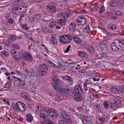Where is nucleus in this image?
Here are the masks:
<instances>
[{
	"label": "nucleus",
	"instance_id": "53",
	"mask_svg": "<svg viewBox=\"0 0 124 124\" xmlns=\"http://www.w3.org/2000/svg\"><path fill=\"white\" fill-rule=\"evenodd\" d=\"M37 5L39 7H41L43 6L44 3L42 1H39L37 2Z\"/></svg>",
	"mask_w": 124,
	"mask_h": 124
},
{
	"label": "nucleus",
	"instance_id": "32",
	"mask_svg": "<svg viewBox=\"0 0 124 124\" xmlns=\"http://www.w3.org/2000/svg\"><path fill=\"white\" fill-rule=\"evenodd\" d=\"M70 121L68 122L65 120H60L59 121L58 123L59 124H70Z\"/></svg>",
	"mask_w": 124,
	"mask_h": 124
},
{
	"label": "nucleus",
	"instance_id": "20",
	"mask_svg": "<svg viewBox=\"0 0 124 124\" xmlns=\"http://www.w3.org/2000/svg\"><path fill=\"white\" fill-rule=\"evenodd\" d=\"M69 28L70 30L72 32L74 31L76 28L75 23L74 22L71 23L69 25Z\"/></svg>",
	"mask_w": 124,
	"mask_h": 124
},
{
	"label": "nucleus",
	"instance_id": "11",
	"mask_svg": "<svg viewBox=\"0 0 124 124\" xmlns=\"http://www.w3.org/2000/svg\"><path fill=\"white\" fill-rule=\"evenodd\" d=\"M78 23L83 26L85 25L87 23V20L84 17L80 16H78L77 19Z\"/></svg>",
	"mask_w": 124,
	"mask_h": 124
},
{
	"label": "nucleus",
	"instance_id": "3",
	"mask_svg": "<svg viewBox=\"0 0 124 124\" xmlns=\"http://www.w3.org/2000/svg\"><path fill=\"white\" fill-rule=\"evenodd\" d=\"M53 87L54 89H55L57 90H59L62 92V93L66 97H68L70 95V89H63L61 87V85L59 84L58 85L55 83H54L53 84Z\"/></svg>",
	"mask_w": 124,
	"mask_h": 124
},
{
	"label": "nucleus",
	"instance_id": "22",
	"mask_svg": "<svg viewBox=\"0 0 124 124\" xmlns=\"http://www.w3.org/2000/svg\"><path fill=\"white\" fill-rule=\"evenodd\" d=\"M17 39V37L14 35H11L9 36L8 41L9 43L12 42Z\"/></svg>",
	"mask_w": 124,
	"mask_h": 124
},
{
	"label": "nucleus",
	"instance_id": "57",
	"mask_svg": "<svg viewBox=\"0 0 124 124\" xmlns=\"http://www.w3.org/2000/svg\"><path fill=\"white\" fill-rule=\"evenodd\" d=\"M123 15L122 12L119 11H117V12L116 14V15L118 16H122Z\"/></svg>",
	"mask_w": 124,
	"mask_h": 124
},
{
	"label": "nucleus",
	"instance_id": "8",
	"mask_svg": "<svg viewBox=\"0 0 124 124\" xmlns=\"http://www.w3.org/2000/svg\"><path fill=\"white\" fill-rule=\"evenodd\" d=\"M23 59L29 62H31L32 61V58L31 55L29 53L24 52L22 53V56Z\"/></svg>",
	"mask_w": 124,
	"mask_h": 124
},
{
	"label": "nucleus",
	"instance_id": "38",
	"mask_svg": "<svg viewBox=\"0 0 124 124\" xmlns=\"http://www.w3.org/2000/svg\"><path fill=\"white\" fill-rule=\"evenodd\" d=\"M108 27L109 29L114 30L116 29V27L115 25H108Z\"/></svg>",
	"mask_w": 124,
	"mask_h": 124
},
{
	"label": "nucleus",
	"instance_id": "6",
	"mask_svg": "<svg viewBox=\"0 0 124 124\" xmlns=\"http://www.w3.org/2000/svg\"><path fill=\"white\" fill-rule=\"evenodd\" d=\"M109 119L110 117L108 115H103L101 117L97 118L96 120L99 124H101L103 123L104 122L108 120Z\"/></svg>",
	"mask_w": 124,
	"mask_h": 124
},
{
	"label": "nucleus",
	"instance_id": "60",
	"mask_svg": "<svg viewBox=\"0 0 124 124\" xmlns=\"http://www.w3.org/2000/svg\"><path fill=\"white\" fill-rule=\"evenodd\" d=\"M11 107L12 109L14 110H16V104L14 103H12L11 105Z\"/></svg>",
	"mask_w": 124,
	"mask_h": 124
},
{
	"label": "nucleus",
	"instance_id": "26",
	"mask_svg": "<svg viewBox=\"0 0 124 124\" xmlns=\"http://www.w3.org/2000/svg\"><path fill=\"white\" fill-rule=\"evenodd\" d=\"M73 38L74 41L77 44H81L82 42L81 39L77 37H73Z\"/></svg>",
	"mask_w": 124,
	"mask_h": 124
},
{
	"label": "nucleus",
	"instance_id": "29",
	"mask_svg": "<svg viewBox=\"0 0 124 124\" xmlns=\"http://www.w3.org/2000/svg\"><path fill=\"white\" fill-rule=\"evenodd\" d=\"M94 109L98 112H100L101 111V106L99 105H97L94 106Z\"/></svg>",
	"mask_w": 124,
	"mask_h": 124
},
{
	"label": "nucleus",
	"instance_id": "55",
	"mask_svg": "<svg viewBox=\"0 0 124 124\" xmlns=\"http://www.w3.org/2000/svg\"><path fill=\"white\" fill-rule=\"evenodd\" d=\"M84 86L85 90L86 91H87L88 90V88H89V86L88 85L84 84Z\"/></svg>",
	"mask_w": 124,
	"mask_h": 124
},
{
	"label": "nucleus",
	"instance_id": "52",
	"mask_svg": "<svg viewBox=\"0 0 124 124\" xmlns=\"http://www.w3.org/2000/svg\"><path fill=\"white\" fill-rule=\"evenodd\" d=\"M23 99L25 101H31L30 96H29V95H26Z\"/></svg>",
	"mask_w": 124,
	"mask_h": 124
},
{
	"label": "nucleus",
	"instance_id": "33",
	"mask_svg": "<svg viewBox=\"0 0 124 124\" xmlns=\"http://www.w3.org/2000/svg\"><path fill=\"white\" fill-rule=\"evenodd\" d=\"M57 78L56 77H54L53 78V80L54 82L52 84V85L53 86V84L54 83H55L56 84H57V85L58 84H59V85H61V84H60V82H58V81L57 82Z\"/></svg>",
	"mask_w": 124,
	"mask_h": 124
},
{
	"label": "nucleus",
	"instance_id": "36",
	"mask_svg": "<svg viewBox=\"0 0 124 124\" xmlns=\"http://www.w3.org/2000/svg\"><path fill=\"white\" fill-rule=\"evenodd\" d=\"M64 119H66L65 120L66 121H68V122H69V121H70V124H71L72 121L71 120V118L69 115H67Z\"/></svg>",
	"mask_w": 124,
	"mask_h": 124
},
{
	"label": "nucleus",
	"instance_id": "28",
	"mask_svg": "<svg viewBox=\"0 0 124 124\" xmlns=\"http://www.w3.org/2000/svg\"><path fill=\"white\" fill-rule=\"evenodd\" d=\"M20 103L21 104L20 106V109H19L20 111H21L23 112L25 110L26 108V105L23 103L21 102Z\"/></svg>",
	"mask_w": 124,
	"mask_h": 124
},
{
	"label": "nucleus",
	"instance_id": "10",
	"mask_svg": "<svg viewBox=\"0 0 124 124\" xmlns=\"http://www.w3.org/2000/svg\"><path fill=\"white\" fill-rule=\"evenodd\" d=\"M124 42L123 39H120L119 40H115L113 42L118 47V48L121 50L124 47L123 46Z\"/></svg>",
	"mask_w": 124,
	"mask_h": 124
},
{
	"label": "nucleus",
	"instance_id": "64",
	"mask_svg": "<svg viewBox=\"0 0 124 124\" xmlns=\"http://www.w3.org/2000/svg\"><path fill=\"white\" fill-rule=\"evenodd\" d=\"M21 26L22 27V28H24L27 26V24L25 23L24 24L23 23L21 24Z\"/></svg>",
	"mask_w": 124,
	"mask_h": 124
},
{
	"label": "nucleus",
	"instance_id": "21",
	"mask_svg": "<svg viewBox=\"0 0 124 124\" xmlns=\"http://www.w3.org/2000/svg\"><path fill=\"white\" fill-rule=\"evenodd\" d=\"M118 0H112L109 4L111 7H116L118 4Z\"/></svg>",
	"mask_w": 124,
	"mask_h": 124
},
{
	"label": "nucleus",
	"instance_id": "31",
	"mask_svg": "<svg viewBox=\"0 0 124 124\" xmlns=\"http://www.w3.org/2000/svg\"><path fill=\"white\" fill-rule=\"evenodd\" d=\"M112 49L115 51H117L118 50L120 49L119 48H118V47L113 42L112 44Z\"/></svg>",
	"mask_w": 124,
	"mask_h": 124
},
{
	"label": "nucleus",
	"instance_id": "13",
	"mask_svg": "<svg viewBox=\"0 0 124 124\" xmlns=\"http://www.w3.org/2000/svg\"><path fill=\"white\" fill-rule=\"evenodd\" d=\"M46 8L47 11L49 12L54 13L56 12V7L50 4H48L46 6Z\"/></svg>",
	"mask_w": 124,
	"mask_h": 124
},
{
	"label": "nucleus",
	"instance_id": "46",
	"mask_svg": "<svg viewBox=\"0 0 124 124\" xmlns=\"http://www.w3.org/2000/svg\"><path fill=\"white\" fill-rule=\"evenodd\" d=\"M39 116L41 118L44 119H46V117H47L46 114L44 113H40Z\"/></svg>",
	"mask_w": 124,
	"mask_h": 124
},
{
	"label": "nucleus",
	"instance_id": "47",
	"mask_svg": "<svg viewBox=\"0 0 124 124\" xmlns=\"http://www.w3.org/2000/svg\"><path fill=\"white\" fill-rule=\"evenodd\" d=\"M19 54L18 53L16 54V55H14L13 56L15 58V60L16 61H18V58H19Z\"/></svg>",
	"mask_w": 124,
	"mask_h": 124
},
{
	"label": "nucleus",
	"instance_id": "9",
	"mask_svg": "<svg viewBox=\"0 0 124 124\" xmlns=\"http://www.w3.org/2000/svg\"><path fill=\"white\" fill-rule=\"evenodd\" d=\"M104 46L103 47L104 48H102L101 49L102 53L99 54L97 55L98 58L99 59H103L106 58L107 56V50L106 47V46L104 45Z\"/></svg>",
	"mask_w": 124,
	"mask_h": 124
},
{
	"label": "nucleus",
	"instance_id": "25",
	"mask_svg": "<svg viewBox=\"0 0 124 124\" xmlns=\"http://www.w3.org/2000/svg\"><path fill=\"white\" fill-rule=\"evenodd\" d=\"M26 120L28 122H32L33 118L32 115L30 114H27L26 115Z\"/></svg>",
	"mask_w": 124,
	"mask_h": 124
},
{
	"label": "nucleus",
	"instance_id": "34",
	"mask_svg": "<svg viewBox=\"0 0 124 124\" xmlns=\"http://www.w3.org/2000/svg\"><path fill=\"white\" fill-rule=\"evenodd\" d=\"M84 84L87 85H92V83L90 79L89 78L87 79Z\"/></svg>",
	"mask_w": 124,
	"mask_h": 124
},
{
	"label": "nucleus",
	"instance_id": "41",
	"mask_svg": "<svg viewBox=\"0 0 124 124\" xmlns=\"http://www.w3.org/2000/svg\"><path fill=\"white\" fill-rule=\"evenodd\" d=\"M41 107L39 104H38L36 108V110L38 112H40L41 110Z\"/></svg>",
	"mask_w": 124,
	"mask_h": 124
},
{
	"label": "nucleus",
	"instance_id": "50",
	"mask_svg": "<svg viewBox=\"0 0 124 124\" xmlns=\"http://www.w3.org/2000/svg\"><path fill=\"white\" fill-rule=\"evenodd\" d=\"M103 105L106 109H107L108 107L109 104L108 102L107 101H104L103 103Z\"/></svg>",
	"mask_w": 124,
	"mask_h": 124
},
{
	"label": "nucleus",
	"instance_id": "30",
	"mask_svg": "<svg viewBox=\"0 0 124 124\" xmlns=\"http://www.w3.org/2000/svg\"><path fill=\"white\" fill-rule=\"evenodd\" d=\"M6 18L8 21V22L10 24H12L13 23V20L12 18L9 16H7Z\"/></svg>",
	"mask_w": 124,
	"mask_h": 124
},
{
	"label": "nucleus",
	"instance_id": "24",
	"mask_svg": "<svg viewBox=\"0 0 124 124\" xmlns=\"http://www.w3.org/2000/svg\"><path fill=\"white\" fill-rule=\"evenodd\" d=\"M78 54L80 57L84 58H87V54L84 52L79 51L78 52Z\"/></svg>",
	"mask_w": 124,
	"mask_h": 124
},
{
	"label": "nucleus",
	"instance_id": "59",
	"mask_svg": "<svg viewBox=\"0 0 124 124\" xmlns=\"http://www.w3.org/2000/svg\"><path fill=\"white\" fill-rule=\"evenodd\" d=\"M48 63L49 65L53 67H54L55 66V65L53 62H49Z\"/></svg>",
	"mask_w": 124,
	"mask_h": 124
},
{
	"label": "nucleus",
	"instance_id": "44",
	"mask_svg": "<svg viewBox=\"0 0 124 124\" xmlns=\"http://www.w3.org/2000/svg\"><path fill=\"white\" fill-rule=\"evenodd\" d=\"M73 32H74V34L76 36L79 35L81 33V32L79 30H76V29Z\"/></svg>",
	"mask_w": 124,
	"mask_h": 124
},
{
	"label": "nucleus",
	"instance_id": "48",
	"mask_svg": "<svg viewBox=\"0 0 124 124\" xmlns=\"http://www.w3.org/2000/svg\"><path fill=\"white\" fill-rule=\"evenodd\" d=\"M12 46L13 47L16 49H18L19 48V47L18 45L16 44H13L12 45Z\"/></svg>",
	"mask_w": 124,
	"mask_h": 124
},
{
	"label": "nucleus",
	"instance_id": "14",
	"mask_svg": "<svg viewBox=\"0 0 124 124\" xmlns=\"http://www.w3.org/2000/svg\"><path fill=\"white\" fill-rule=\"evenodd\" d=\"M71 16V14L69 12H63L62 13H59L57 14L58 17H61L64 18H67Z\"/></svg>",
	"mask_w": 124,
	"mask_h": 124
},
{
	"label": "nucleus",
	"instance_id": "16",
	"mask_svg": "<svg viewBox=\"0 0 124 124\" xmlns=\"http://www.w3.org/2000/svg\"><path fill=\"white\" fill-rule=\"evenodd\" d=\"M83 90L81 85H79L75 87L73 91L74 93H80V92H82Z\"/></svg>",
	"mask_w": 124,
	"mask_h": 124
},
{
	"label": "nucleus",
	"instance_id": "43",
	"mask_svg": "<svg viewBox=\"0 0 124 124\" xmlns=\"http://www.w3.org/2000/svg\"><path fill=\"white\" fill-rule=\"evenodd\" d=\"M56 23V22L55 21H53L51 22L50 24V27L52 28L54 27Z\"/></svg>",
	"mask_w": 124,
	"mask_h": 124
},
{
	"label": "nucleus",
	"instance_id": "40",
	"mask_svg": "<svg viewBox=\"0 0 124 124\" xmlns=\"http://www.w3.org/2000/svg\"><path fill=\"white\" fill-rule=\"evenodd\" d=\"M34 15L32 16L29 18V21L31 23L36 22L35 20L34 19Z\"/></svg>",
	"mask_w": 124,
	"mask_h": 124
},
{
	"label": "nucleus",
	"instance_id": "42",
	"mask_svg": "<svg viewBox=\"0 0 124 124\" xmlns=\"http://www.w3.org/2000/svg\"><path fill=\"white\" fill-rule=\"evenodd\" d=\"M78 67L76 68V69L78 70V71L82 73L83 71L82 70V68H81L79 64L77 65Z\"/></svg>",
	"mask_w": 124,
	"mask_h": 124
},
{
	"label": "nucleus",
	"instance_id": "19",
	"mask_svg": "<svg viewBox=\"0 0 124 124\" xmlns=\"http://www.w3.org/2000/svg\"><path fill=\"white\" fill-rule=\"evenodd\" d=\"M74 94L75 97V99L76 101L79 102L81 101L82 97L80 93H76Z\"/></svg>",
	"mask_w": 124,
	"mask_h": 124
},
{
	"label": "nucleus",
	"instance_id": "58",
	"mask_svg": "<svg viewBox=\"0 0 124 124\" xmlns=\"http://www.w3.org/2000/svg\"><path fill=\"white\" fill-rule=\"evenodd\" d=\"M10 52L11 53L13 54H15L16 53V50L14 49H12L10 50Z\"/></svg>",
	"mask_w": 124,
	"mask_h": 124
},
{
	"label": "nucleus",
	"instance_id": "56",
	"mask_svg": "<svg viewBox=\"0 0 124 124\" xmlns=\"http://www.w3.org/2000/svg\"><path fill=\"white\" fill-rule=\"evenodd\" d=\"M67 114L65 113H61V116L63 117V119H64L67 115Z\"/></svg>",
	"mask_w": 124,
	"mask_h": 124
},
{
	"label": "nucleus",
	"instance_id": "45",
	"mask_svg": "<svg viewBox=\"0 0 124 124\" xmlns=\"http://www.w3.org/2000/svg\"><path fill=\"white\" fill-rule=\"evenodd\" d=\"M50 20H47V18H45V19H43V22L42 23H41V25H44V26H46L45 22H48Z\"/></svg>",
	"mask_w": 124,
	"mask_h": 124
},
{
	"label": "nucleus",
	"instance_id": "61",
	"mask_svg": "<svg viewBox=\"0 0 124 124\" xmlns=\"http://www.w3.org/2000/svg\"><path fill=\"white\" fill-rule=\"evenodd\" d=\"M48 29L46 28H44L42 30V31L44 32V33L47 32H48Z\"/></svg>",
	"mask_w": 124,
	"mask_h": 124
},
{
	"label": "nucleus",
	"instance_id": "1",
	"mask_svg": "<svg viewBox=\"0 0 124 124\" xmlns=\"http://www.w3.org/2000/svg\"><path fill=\"white\" fill-rule=\"evenodd\" d=\"M26 6L24 5H19L12 9V12L14 15L19 14L24 12L26 10Z\"/></svg>",
	"mask_w": 124,
	"mask_h": 124
},
{
	"label": "nucleus",
	"instance_id": "17",
	"mask_svg": "<svg viewBox=\"0 0 124 124\" xmlns=\"http://www.w3.org/2000/svg\"><path fill=\"white\" fill-rule=\"evenodd\" d=\"M86 50L91 54H93L95 51V49L93 46H88L86 47Z\"/></svg>",
	"mask_w": 124,
	"mask_h": 124
},
{
	"label": "nucleus",
	"instance_id": "4",
	"mask_svg": "<svg viewBox=\"0 0 124 124\" xmlns=\"http://www.w3.org/2000/svg\"><path fill=\"white\" fill-rule=\"evenodd\" d=\"M121 104V101L120 99L117 98H115L113 101L111 103L110 108L113 110H115L120 106Z\"/></svg>",
	"mask_w": 124,
	"mask_h": 124
},
{
	"label": "nucleus",
	"instance_id": "23",
	"mask_svg": "<svg viewBox=\"0 0 124 124\" xmlns=\"http://www.w3.org/2000/svg\"><path fill=\"white\" fill-rule=\"evenodd\" d=\"M57 23L62 25H65L66 23V21L65 20L62 19H59L57 20Z\"/></svg>",
	"mask_w": 124,
	"mask_h": 124
},
{
	"label": "nucleus",
	"instance_id": "49",
	"mask_svg": "<svg viewBox=\"0 0 124 124\" xmlns=\"http://www.w3.org/2000/svg\"><path fill=\"white\" fill-rule=\"evenodd\" d=\"M28 93H21L20 94V96L21 97L23 98L26 95H28Z\"/></svg>",
	"mask_w": 124,
	"mask_h": 124
},
{
	"label": "nucleus",
	"instance_id": "12",
	"mask_svg": "<svg viewBox=\"0 0 124 124\" xmlns=\"http://www.w3.org/2000/svg\"><path fill=\"white\" fill-rule=\"evenodd\" d=\"M110 90L111 93L115 94H117L119 93H124V91L122 89L115 87L113 86L111 87Z\"/></svg>",
	"mask_w": 124,
	"mask_h": 124
},
{
	"label": "nucleus",
	"instance_id": "7",
	"mask_svg": "<svg viewBox=\"0 0 124 124\" xmlns=\"http://www.w3.org/2000/svg\"><path fill=\"white\" fill-rule=\"evenodd\" d=\"M47 113L53 119L55 118L58 117L56 111L53 108L48 109L47 110Z\"/></svg>",
	"mask_w": 124,
	"mask_h": 124
},
{
	"label": "nucleus",
	"instance_id": "35",
	"mask_svg": "<svg viewBox=\"0 0 124 124\" xmlns=\"http://www.w3.org/2000/svg\"><path fill=\"white\" fill-rule=\"evenodd\" d=\"M20 102H21L18 101L17 102H16V110L17 109L19 111H20L19 109H20V104H21L20 103Z\"/></svg>",
	"mask_w": 124,
	"mask_h": 124
},
{
	"label": "nucleus",
	"instance_id": "27",
	"mask_svg": "<svg viewBox=\"0 0 124 124\" xmlns=\"http://www.w3.org/2000/svg\"><path fill=\"white\" fill-rule=\"evenodd\" d=\"M34 15V19L36 22L39 21L41 19L42 16L41 14H37Z\"/></svg>",
	"mask_w": 124,
	"mask_h": 124
},
{
	"label": "nucleus",
	"instance_id": "37",
	"mask_svg": "<svg viewBox=\"0 0 124 124\" xmlns=\"http://www.w3.org/2000/svg\"><path fill=\"white\" fill-rule=\"evenodd\" d=\"M45 124H53L52 121L49 120L48 119H46L44 121Z\"/></svg>",
	"mask_w": 124,
	"mask_h": 124
},
{
	"label": "nucleus",
	"instance_id": "63",
	"mask_svg": "<svg viewBox=\"0 0 124 124\" xmlns=\"http://www.w3.org/2000/svg\"><path fill=\"white\" fill-rule=\"evenodd\" d=\"M71 46L69 45L68 47L66 49L65 51V53H67L70 50V48L71 47Z\"/></svg>",
	"mask_w": 124,
	"mask_h": 124
},
{
	"label": "nucleus",
	"instance_id": "18",
	"mask_svg": "<svg viewBox=\"0 0 124 124\" xmlns=\"http://www.w3.org/2000/svg\"><path fill=\"white\" fill-rule=\"evenodd\" d=\"M57 40L56 38L54 36H52L50 38L49 43L55 45L57 44Z\"/></svg>",
	"mask_w": 124,
	"mask_h": 124
},
{
	"label": "nucleus",
	"instance_id": "54",
	"mask_svg": "<svg viewBox=\"0 0 124 124\" xmlns=\"http://www.w3.org/2000/svg\"><path fill=\"white\" fill-rule=\"evenodd\" d=\"M11 86L10 84L9 83H7L4 85V87L6 88H9Z\"/></svg>",
	"mask_w": 124,
	"mask_h": 124
},
{
	"label": "nucleus",
	"instance_id": "15",
	"mask_svg": "<svg viewBox=\"0 0 124 124\" xmlns=\"http://www.w3.org/2000/svg\"><path fill=\"white\" fill-rule=\"evenodd\" d=\"M62 78L65 80L69 82L71 85H72L73 84V78L71 77L66 75L65 76H63Z\"/></svg>",
	"mask_w": 124,
	"mask_h": 124
},
{
	"label": "nucleus",
	"instance_id": "62",
	"mask_svg": "<svg viewBox=\"0 0 124 124\" xmlns=\"http://www.w3.org/2000/svg\"><path fill=\"white\" fill-rule=\"evenodd\" d=\"M98 3L97 2L95 3L94 5V9L95 10H97L98 8V6H97V4Z\"/></svg>",
	"mask_w": 124,
	"mask_h": 124
},
{
	"label": "nucleus",
	"instance_id": "5",
	"mask_svg": "<svg viewBox=\"0 0 124 124\" xmlns=\"http://www.w3.org/2000/svg\"><path fill=\"white\" fill-rule=\"evenodd\" d=\"M48 67L45 64H41L39 65L38 70L40 75H42L45 74L47 73Z\"/></svg>",
	"mask_w": 124,
	"mask_h": 124
},
{
	"label": "nucleus",
	"instance_id": "2",
	"mask_svg": "<svg viewBox=\"0 0 124 124\" xmlns=\"http://www.w3.org/2000/svg\"><path fill=\"white\" fill-rule=\"evenodd\" d=\"M72 39V36L69 34H63L60 36L59 38V41L61 43L64 44L70 43Z\"/></svg>",
	"mask_w": 124,
	"mask_h": 124
},
{
	"label": "nucleus",
	"instance_id": "51",
	"mask_svg": "<svg viewBox=\"0 0 124 124\" xmlns=\"http://www.w3.org/2000/svg\"><path fill=\"white\" fill-rule=\"evenodd\" d=\"M105 10V8L104 6L102 5L100 10V14H101L102 12H103Z\"/></svg>",
	"mask_w": 124,
	"mask_h": 124
},
{
	"label": "nucleus",
	"instance_id": "39",
	"mask_svg": "<svg viewBox=\"0 0 124 124\" xmlns=\"http://www.w3.org/2000/svg\"><path fill=\"white\" fill-rule=\"evenodd\" d=\"M1 53V55L7 57L9 55L8 53L6 51H2Z\"/></svg>",
	"mask_w": 124,
	"mask_h": 124
}]
</instances>
